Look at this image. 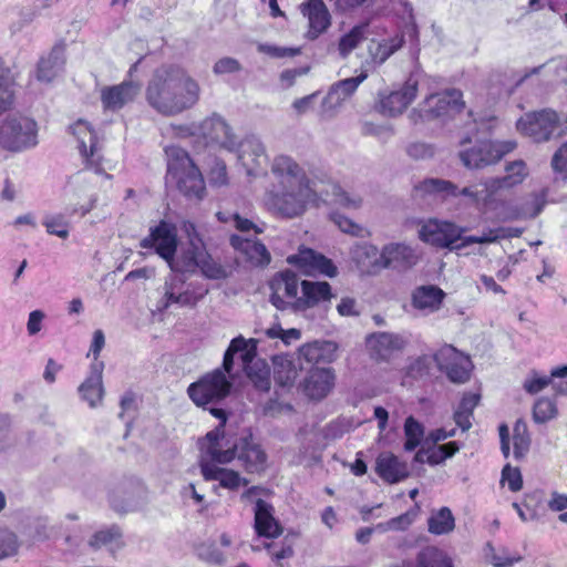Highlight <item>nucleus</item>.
I'll use <instances>...</instances> for the list:
<instances>
[{
	"label": "nucleus",
	"mask_w": 567,
	"mask_h": 567,
	"mask_svg": "<svg viewBox=\"0 0 567 567\" xmlns=\"http://www.w3.org/2000/svg\"><path fill=\"white\" fill-rule=\"evenodd\" d=\"M528 176L526 163L523 159H516L505 165V175L502 177H489V189H495L496 194L501 190L511 189L524 182Z\"/></svg>",
	"instance_id": "f704fd0d"
},
{
	"label": "nucleus",
	"mask_w": 567,
	"mask_h": 567,
	"mask_svg": "<svg viewBox=\"0 0 567 567\" xmlns=\"http://www.w3.org/2000/svg\"><path fill=\"white\" fill-rule=\"evenodd\" d=\"M336 203L349 209H357L361 206L362 199L358 195H351L340 187L334 188Z\"/></svg>",
	"instance_id": "0e129e2a"
},
{
	"label": "nucleus",
	"mask_w": 567,
	"mask_h": 567,
	"mask_svg": "<svg viewBox=\"0 0 567 567\" xmlns=\"http://www.w3.org/2000/svg\"><path fill=\"white\" fill-rule=\"evenodd\" d=\"M502 483H507L512 492H518L523 487V477L518 467L506 464L502 470Z\"/></svg>",
	"instance_id": "bf43d9fd"
},
{
	"label": "nucleus",
	"mask_w": 567,
	"mask_h": 567,
	"mask_svg": "<svg viewBox=\"0 0 567 567\" xmlns=\"http://www.w3.org/2000/svg\"><path fill=\"white\" fill-rule=\"evenodd\" d=\"M271 172L279 179V185L269 193L272 209L288 218L301 215L312 196L303 169L291 157L280 155L274 159Z\"/></svg>",
	"instance_id": "7ed1b4c3"
},
{
	"label": "nucleus",
	"mask_w": 567,
	"mask_h": 567,
	"mask_svg": "<svg viewBox=\"0 0 567 567\" xmlns=\"http://www.w3.org/2000/svg\"><path fill=\"white\" fill-rule=\"evenodd\" d=\"M566 120L556 111L545 109L525 114L517 122L518 131L536 143L560 137L565 131Z\"/></svg>",
	"instance_id": "9d476101"
},
{
	"label": "nucleus",
	"mask_w": 567,
	"mask_h": 567,
	"mask_svg": "<svg viewBox=\"0 0 567 567\" xmlns=\"http://www.w3.org/2000/svg\"><path fill=\"white\" fill-rule=\"evenodd\" d=\"M550 166L556 178L567 183V142L554 153Z\"/></svg>",
	"instance_id": "5fc2aeb1"
},
{
	"label": "nucleus",
	"mask_w": 567,
	"mask_h": 567,
	"mask_svg": "<svg viewBox=\"0 0 567 567\" xmlns=\"http://www.w3.org/2000/svg\"><path fill=\"white\" fill-rule=\"evenodd\" d=\"M231 247L251 266L265 267L271 260L270 252L258 239L241 235H231L229 238Z\"/></svg>",
	"instance_id": "4be33fe9"
},
{
	"label": "nucleus",
	"mask_w": 567,
	"mask_h": 567,
	"mask_svg": "<svg viewBox=\"0 0 567 567\" xmlns=\"http://www.w3.org/2000/svg\"><path fill=\"white\" fill-rule=\"evenodd\" d=\"M367 78L368 73L362 71L358 76L348 78L332 84L322 101V112L333 115Z\"/></svg>",
	"instance_id": "6ab92c4d"
},
{
	"label": "nucleus",
	"mask_w": 567,
	"mask_h": 567,
	"mask_svg": "<svg viewBox=\"0 0 567 567\" xmlns=\"http://www.w3.org/2000/svg\"><path fill=\"white\" fill-rule=\"evenodd\" d=\"M247 341L244 337L239 336L234 338L230 341L229 347L227 348L224 359H223V372L230 373L234 367V355L238 352H241V359L244 363L251 362L254 354L251 351L247 350Z\"/></svg>",
	"instance_id": "ea45409f"
},
{
	"label": "nucleus",
	"mask_w": 567,
	"mask_h": 567,
	"mask_svg": "<svg viewBox=\"0 0 567 567\" xmlns=\"http://www.w3.org/2000/svg\"><path fill=\"white\" fill-rule=\"evenodd\" d=\"M199 95L198 83L176 64L157 68L145 91L148 105L164 116H174L192 109Z\"/></svg>",
	"instance_id": "f257e3e1"
},
{
	"label": "nucleus",
	"mask_w": 567,
	"mask_h": 567,
	"mask_svg": "<svg viewBox=\"0 0 567 567\" xmlns=\"http://www.w3.org/2000/svg\"><path fill=\"white\" fill-rule=\"evenodd\" d=\"M353 258L362 271L368 274H377L382 270L379 264H382V251L371 244H362L357 246L353 251Z\"/></svg>",
	"instance_id": "58836bf2"
},
{
	"label": "nucleus",
	"mask_w": 567,
	"mask_h": 567,
	"mask_svg": "<svg viewBox=\"0 0 567 567\" xmlns=\"http://www.w3.org/2000/svg\"><path fill=\"white\" fill-rule=\"evenodd\" d=\"M274 378L275 381L281 386H290L293 384L298 377L296 364L286 358H276Z\"/></svg>",
	"instance_id": "c03bdc74"
},
{
	"label": "nucleus",
	"mask_w": 567,
	"mask_h": 567,
	"mask_svg": "<svg viewBox=\"0 0 567 567\" xmlns=\"http://www.w3.org/2000/svg\"><path fill=\"white\" fill-rule=\"evenodd\" d=\"M234 226L240 233L254 231L255 234H261L265 230L266 224L264 221L256 223L251 219L240 216L239 214L233 215Z\"/></svg>",
	"instance_id": "680f3d73"
},
{
	"label": "nucleus",
	"mask_w": 567,
	"mask_h": 567,
	"mask_svg": "<svg viewBox=\"0 0 567 567\" xmlns=\"http://www.w3.org/2000/svg\"><path fill=\"white\" fill-rule=\"evenodd\" d=\"M198 557L204 561L215 565H221L225 561L224 554L214 544L199 546Z\"/></svg>",
	"instance_id": "e2e57ef3"
},
{
	"label": "nucleus",
	"mask_w": 567,
	"mask_h": 567,
	"mask_svg": "<svg viewBox=\"0 0 567 567\" xmlns=\"http://www.w3.org/2000/svg\"><path fill=\"white\" fill-rule=\"evenodd\" d=\"M35 120L21 114L7 116L0 123V146L12 153H22L39 144Z\"/></svg>",
	"instance_id": "0eeeda50"
},
{
	"label": "nucleus",
	"mask_w": 567,
	"mask_h": 567,
	"mask_svg": "<svg viewBox=\"0 0 567 567\" xmlns=\"http://www.w3.org/2000/svg\"><path fill=\"white\" fill-rule=\"evenodd\" d=\"M556 413L555 403L547 398L538 399L533 408V419L536 423H545L555 417Z\"/></svg>",
	"instance_id": "864d4df0"
},
{
	"label": "nucleus",
	"mask_w": 567,
	"mask_h": 567,
	"mask_svg": "<svg viewBox=\"0 0 567 567\" xmlns=\"http://www.w3.org/2000/svg\"><path fill=\"white\" fill-rule=\"evenodd\" d=\"M145 497L142 496V492L137 497L128 496L123 502H120L116 497L111 499V505L114 511L118 513H128L141 509L145 505Z\"/></svg>",
	"instance_id": "13d9d810"
},
{
	"label": "nucleus",
	"mask_w": 567,
	"mask_h": 567,
	"mask_svg": "<svg viewBox=\"0 0 567 567\" xmlns=\"http://www.w3.org/2000/svg\"><path fill=\"white\" fill-rule=\"evenodd\" d=\"M14 102L13 82L3 75L0 76V115L10 110Z\"/></svg>",
	"instance_id": "4d7b16f0"
},
{
	"label": "nucleus",
	"mask_w": 567,
	"mask_h": 567,
	"mask_svg": "<svg viewBox=\"0 0 567 567\" xmlns=\"http://www.w3.org/2000/svg\"><path fill=\"white\" fill-rule=\"evenodd\" d=\"M72 134L79 141V151L86 166L101 173L102 155L99 148V140L90 123L79 120L71 126Z\"/></svg>",
	"instance_id": "a211bd4d"
},
{
	"label": "nucleus",
	"mask_w": 567,
	"mask_h": 567,
	"mask_svg": "<svg viewBox=\"0 0 567 567\" xmlns=\"http://www.w3.org/2000/svg\"><path fill=\"white\" fill-rule=\"evenodd\" d=\"M464 107L463 93L457 89H447L427 95L420 105V112L425 120H446L461 113Z\"/></svg>",
	"instance_id": "9b49d317"
},
{
	"label": "nucleus",
	"mask_w": 567,
	"mask_h": 567,
	"mask_svg": "<svg viewBox=\"0 0 567 567\" xmlns=\"http://www.w3.org/2000/svg\"><path fill=\"white\" fill-rule=\"evenodd\" d=\"M416 560L417 567H453L452 560L447 555L432 546L422 549Z\"/></svg>",
	"instance_id": "37998d69"
},
{
	"label": "nucleus",
	"mask_w": 567,
	"mask_h": 567,
	"mask_svg": "<svg viewBox=\"0 0 567 567\" xmlns=\"http://www.w3.org/2000/svg\"><path fill=\"white\" fill-rule=\"evenodd\" d=\"M204 134L224 148L233 151L237 147V141L226 121L217 114H213L202 124Z\"/></svg>",
	"instance_id": "2f4dec72"
},
{
	"label": "nucleus",
	"mask_w": 567,
	"mask_h": 567,
	"mask_svg": "<svg viewBox=\"0 0 567 567\" xmlns=\"http://www.w3.org/2000/svg\"><path fill=\"white\" fill-rule=\"evenodd\" d=\"M375 472L389 484H396L410 475L408 464L390 452L381 453L377 457Z\"/></svg>",
	"instance_id": "cd10ccee"
},
{
	"label": "nucleus",
	"mask_w": 567,
	"mask_h": 567,
	"mask_svg": "<svg viewBox=\"0 0 567 567\" xmlns=\"http://www.w3.org/2000/svg\"><path fill=\"white\" fill-rule=\"evenodd\" d=\"M249 363L245 364L248 378L258 390L268 391L270 389V371L267 364L262 361L251 365Z\"/></svg>",
	"instance_id": "49530a36"
},
{
	"label": "nucleus",
	"mask_w": 567,
	"mask_h": 567,
	"mask_svg": "<svg viewBox=\"0 0 567 567\" xmlns=\"http://www.w3.org/2000/svg\"><path fill=\"white\" fill-rule=\"evenodd\" d=\"M435 363L454 383H464L470 379L472 362L452 346L442 347L434 354Z\"/></svg>",
	"instance_id": "4468645a"
},
{
	"label": "nucleus",
	"mask_w": 567,
	"mask_h": 567,
	"mask_svg": "<svg viewBox=\"0 0 567 567\" xmlns=\"http://www.w3.org/2000/svg\"><path fill=\"white\" fill-rule=\"evenodd\" d=\"M464 229L451 221L430 219L419 230L420 238L432 246L454 249Z\"/></svg>",
	"instance_id": "dca6fc26"
},
{
	"label": "nucleus",
	"mask_w": 567,
	"mask_h": 567,
	"mask_svg": "<svg viewBox=\"0 0 567 567\" xmlns=\"http://www.w3.org/2000/svg\"><path fill=\"white\" fill-rule=\"evenodd\" d=\"M197 268H199L202 274L208 279L220 280L228 277L227 269L207 254L204 256Z\"/></svg>",
	"instance_id": "603ef678"
},
{
	"label": "nucleus",
	"mask_w": 567,
	"mask_h": 567,
	"mask_svg": "<svg viewBox=\"0 0 567 567\" xmlns=\"http://www.w3.org/2000/svg\"><path fill=\"white\" fill-rule=\"evenodd\" d=\"M303 16L308 18L309 30L307 37L315 40L330 25V13L322 0H308L301 4Z\"/></svg>",
	"instance_id": "c85d7f7f"
},
{
	"label": "nucleus",
	"mask_w": 567,
	"mask_h": 567,
	"mask_svg": "<svg viewBox=\"0 0 567 567\" xmlns=\"http://www.w3.org/2000/svg\"><path fill=\"white\" fill-rule=\"evenodd\" d=\"M238 158L247 168L248 175L257 176L267 164L265 146L256 136H248L239 144Z\"/></svg>",
	"instance_id": "393cba45"
},
{
	"label": "nucleus",
	"mask_w": 567,
	"mask_h": 567,
	"mask_svg": "<svg viewBox=\"0 0 567 567\" xmlns=\"http://www.w3.org/2000/svg\"><path fill=\"white\" fill-rule=\"evenodd\" d=\"M337 346L331 341H315L299 349L300 369H305L302 361L308 364L330 363L334 360Z\"/></svg>",
	"instance_id": "473e14b6"
},
{
	"label": "nucleus",
	"mask_w": 567,
	"mask_h": 567,
	"mask_svg": "<svg viewBox=\"0 0 567 567\" xmlns=\"http://www.w3.org/2000/svg\"><path fill=\"white\" fill-rule=\"evenodd\" d=\"M162 297L158 300V310H166L173 306L178 308H194L208 293V288L196 282H187L185 274L171 270L165 278Z\"/></svg>",
	"instance_id": "6e6552de"
},
{
	"label": "nucleus",
	"mask_w": 567,
	"mask_h": 567,
	"mask_svg": "<svg viewBox=\"0 0 567 567\" xmlns=\"http://www.w3.org/2000/svg\"><path fill=\"white\" fill-rule=\"evenodd\" d=\"M406 153L412 158L425 159L434 155V148L430 144L423 142H414L406 147Z\"/></svg>",
	"instance_id": "774afa93"
},
{
	"label": "nucleus",
	"mask_w": 567,
	"mask_h": 567,
	"mask_svg": "<svg viewBox=\"0 0 567 567\" xmlns=\"http://www.w3.org/2000/svg\"><path fill=\"white\" fill-rule=\"evenodd\" d=\"M287 262L308 276L319 274L333 278L338 275L337 267L329 258L310 248L299 249L287 258Z\"/></svg>",
	"instance_id": "f3484780"
},
{
	"label": "nucleus",
	"mask_w": 567,
	"mask_h": 567,
	"mask_svg": "<svg viewBox=\"0 0 567 567\" xmlns=\"http://www.w3.org/2000/svg\"><path fill=\"white\" fill-rule=\"evenodd\" d=\"M47 231L51 235H55L60 238L65 239L69 236L68 225L63 217H51L44 220Z\"/></svg>",
	"instance_id": "338daca9"
},
{
	"label": "nucleus",
	"mask_w": 567,
	"mask_h": 567,
	"mask_svg": "<svg viewBox=\"0 0 567 567\" xmlns=\"http://www.w3.org/2000/svg\"><path fill=\"white\" fill-rule=\"evenodd\" d=\"M446 293L437 286L424 285L416 287L411 297L412 306L427 313L437 311Z\"/></svg>",
	"instance_id": "72a5a7b5"
},
{
	"label": "nucleus",
	"mask_w": 567,
	"mask_h": 567,
	"mask_svg": "<svg viewBox=\"0 0 567 567\" xmlns=\"http://www.w3.org/2000/svg\"><path fill=\"white\" fill-rule=\"evenodd\" d=\"M429 532L434 535L449 534L455 527L454 516L449 507H442L429 518Z\"/></svg>",
	"instance_id": "79ce46f5"
},
{
	"label": "nucleus",
	"mask_w": 567,
	"mask_h": 567,
	"mask_svg": "<svg viewBox=\"0 0 567 567\" xmlns=\"http://www.w3.org/2000/svg\"><path fill=\"white\" fill-rule=\"evenodd\" d=\"M165 153L167 156L166 181L175 183L186 197L202 199L205 182L187 152L177 146H168Z\"/></svg>",
	"instance_id": "423d86ee"
},
{
	"label": "nucleus",
	"mask_w": 567,
	"mask_h": 567,
	"mask_svg": "<svg viewBox=\"0 0 567 567\" xmlns=\"http://www.w3.org/2000/svg\"><path fill=\"white\" fill-rule=\"evenodd\" d=\"M141 247L154 249L168 265L172 262V258L176 255L177 250L176 227L162 220L157 226L151 228L147 237L142 239Z\"/></svg>",
	"instance_id": "ddd939ff"
},
{
	"label": "nucleus",
	"mask_w": 567,
	"mask_h": 567,
	"mask_svg": "<svg viewBox=\"0 0 567 567\" xmlns=\"http://www.w3.org/2000/svg\"><path fill=\"white\" fill-rule=\"evenodd\" d=\"M301 295L296 299L295 310L305 311L309 308L329 302L333 297L331 286L327 281L301 280Z\"/></svg>",
	"instance_id": "b1692460"
},
{
	"label": "nucleus",
	"mask_w": 567,
	"mask_h": 567,
	"mask_svg": "<svg viewBox=\"0 0 567 567\" xmlns=\"http://www.w3.org/2000/svg\"><path fill=\"white\" fill-rule=\"evenodd\" d=\"M414 262L413 249L403 244H390L382 249V269L410 266Z\"/></svg>",
	"instance_id": "e433bc0d"
},
{
	"label": "nucleus",
	"mask_w": 567,
	"mask_h": 567,
	"mask_svg": "<svg viewBox=\"0 0 567 567\" xmlns=\"http://www.w3.org/2000/svg\"><path fill=\"white\" fill-rule=\"evenodd\" d=\"M199 444L202 453L216 463L227 464L237 460L249 474H260L267 468L268 455L248 430L230 443L224 435V427L217 426Z\"/></svg>",
	"instance_id": "f03ea898"
},
{
	"label": "nucleus",
	"mask_w": 567,
	"mask_h": 567,
	"mask_svg": "<svg viewBox=\"0 0 567 567\" xmlns=\"http://www.w3.org/2000/svg\"><path fill=\"white\" fill-rule=\"evenodd\" d=\"M87 545L94 551L107 547L110 554L114 557L125 546V543L121 528L117 525H112L95 532L89 539Z\"/></svg>",
	"instance_id": "c9c22d12"
},
{
	"label": "nucleus",
	"mask_w": 567,
	"mask_h": 567,
	"mask_svg": "<svg viewBox=\"0 0 567 567\" xmlns=\"http://www.w3.org/2000/svg\"><path fill=\"white\" fill-rule=\"evenodd\" d=\"M140 91V85L133 81H124L118 85L105 86L101 91L103 107L110 111H118L132 102Z\"/></svg>",
	"instance_id": "a878e982"
},
{
	"label": "nucleus",
	"mask_w": 567,
	"mask_h": 567,
	"mask_svg": "<svg viewBox=\"0 0 567 567\" xmlns=\"http://www.w3.org/2000/svg\"><path fill=\"white\" fill-rule=\"evenodd\" d=\"M64 62V49L54 47L47 58L40 60L37 79L42 82H51L63 70Z\"/></svg>",
	"instance_id": "4c0bfd02"
},
{
	"label": "nucleus",
	"mask_w": 567,
	"mask_h": 567,
	"mask_svg": "<svg viewBox=\"0 0 567 567\" xmlns=\"http://www.w3.org/2000/svg\"><path fill=\"white\" fill-rule=\"evenodd\" d=\"M408 340L396 333L377 332L368 337L367 344L371 357L380 361H389L406 346Z\"/></svg>",
	"instance_id": "aec40b11"
},
{
	"label": "nucleus",
	"mask_w": 567,
	"mask_h": 567,
	"mask_svg": "<svg viewBox=\"0 0 567 567\" xmlns=\"http://www.w3.org/2000/svg\"><path fill=\"white\" fill-rule=\"evenodd\" d=\"M367 28V24L355 25L349 33L341 37L339 41V52L343 58L365 39Z\"/></svg>",
	"instance_id": "de8ad7c7"
},
{
	"label": "nucleus",
	"mask_w": 567,
	"mask_h": 567,
	"mask_svg": "<svg viewBox=\"0 0 567 567\" xmlns=\"http://www.w3.org/2000/svg\"><path fill=\"white\" fill-rule=\"evenodd\" d=\"M336 373L331 368H311L302 386L307 396L312 400L326 398L333 389Z\"/></svg>",
	"instance_id": "5701e85b"
},
{
	"label": "nucleus",
	"mask_w": 567,
	"mask_h": 567,
	"mask_svg": "<svg viewBox=\"0 0 567 567\" xmlns=\"http://www.w3.org/2000/svg\"><path fill=\"white\" fill-rule=\"evenodd\" d=\"M205 255L206 251L202 238H193L192 243H188L187 247L182 249L177 258L175 256L172 258V262L168 264V267L173 271L183 274L193 272Z\"/></svg>",
	"instance_id": "c756f323"
},
{
	"label": "nucleus",
	"mask_w": 567,
	"mask_h": 567,
	"mask_svg": "<svg viewBox=\"0 0 567 567\" xmlns=\"http://www.w3.org/2000/svg\"><path fill=\"white\" fill-rule=\"evenodd\" d=\"M415 192L421 195H437L442 199H456L465 206L482 209L487 207L496 195L495 189H489V178L464 187H458L451 181L441 178H426L415 186Z\"/></svg>",
	"instance_id": "20e7f679"
},
{
	"label": "nucleus",
	"mask_w": 567,
	"mask_h": 567,
	"mask_svg": "<svg viewBox=\"0 0 567 567\" xmlns=\"http://www.w3.org/2000/svg\"><path fill=\"white\" fill-rule=\"evenodd\" d=\"M331 218L333 223L339 227V229L346 234H350L353 236H360L362 233V227L354 221H352L350 218L341 215V214H332Z\"/></svg>",
	"instance_id": "69168bd1"
},
{
	"label": "nucleus",
	"mask_w": 567,
	"mask_h": 567,
	"mask_svg": "<svg viewBox=\"0 0 567 567\" xmlns=\"http://www.w3.org/2000/svg\"><path fill=\"white\" fill-rule=\"evenodd\" d=\"M231 388V381L218 368L189 384L187 394L197 406L207 409L215 417L220 420L218 426L224 427L227 421L226 411L216 408V405L230 394Z\"/></svg>",
	"instance_id": "39448f33"
},
{
	"label": "nucleus",
	"mask_w": 567,
	"mask_h": 567,
	"mask_svg": "<svg viewBox=\"0 0 567 567\" xmlns=\"http://www.w3.org/2000/svg\"><path fill=\"white\" fill-rule=\"evenodd\" d=\"M460 144L464 148L458 152V158L468 169H480L496 164L506 154L513 152L517 147V143L512 140H482L468 147H465L466 144H471L470 138L466 137L462 140Z\"/></svg>",
	"instance_id": "1a4fd4ad"
},
{
	"label": "nucleus",
	"mask_w": 567,
	"mask_h": 567,
	"mask_svg": "<svg viewBox=\"0 0 567 567\" xmlns=\"http://www.w3.org/2000/svg\"><path fill=\"white\" fill-rule=\"evenodd\" d=\"M299 277L292 270L276 274L269 282L271 289L270 302L279 310L291 307L295 310L296 299H299Z\"/></svg>",
	"instance_id": "f8f14e48"
},
{
	"label": "nucleus",
	"mask_w": 567,
	"mask_h": 567,
	"mask_svg": "<svg viewBox=\"0 0 567 567\" xmlns=\"http://www.w3.org/2000/svg\"><path fill=\"white\" fill-rule=\"evenodd\" d=\"M274 506L262 498L256 499L254 508V527L259 536L266 538H276L281 535L282 527L274 516Z\"/></svg>",
	"instance_id": "bb28decb"
},
{
	"label": "nucleus",
	"mask_w": 567,
	"mask_h": 567,
	"mask_svg": "<svg viewBox=\"0 0 567 567\" xmlns=\"http://www.w3.org/2000/svg\"><path fill=\"white\" fill-rule=\"evenodd\" d=\"M217 464L218 463L202 453L199 465L202 475L206 481H218L221 487L229 491H237L240 486L248 485L249 481L241 477L238 472L219 467Z\"/></svg>",
	"instance_id": "412c9836"
},
{
	"label": "nucleus",
	"mask_w": 567,
	"mask_h": 567,
	"mask_svg": "<svg viewBox=\"0 0 567 567\" xmlns=\"http://www.w3.org/2000/svg\"><path fill=\"white\" fill-rule=\"evenodd\" d=\"M417 84L416 75L411 74L400 90L380 94L377 106L379 112L390 117L402 114L416 97Z\"/></svg>",
	"instance_id": "2eb2a0df"
},
{
	"label": "nucleus",
	"mask_w": 567,
	"mask_h": 567,
	"mask_svg": "<svg viewBox=\"0 0 567 567\" xmlns=\"http://www.w3.org/2000/svg\"><path fill=\"white\" fill-rule=\"evenodd\" d=\"M61 524H50L48 518H39L34 527V536L38 540L55 539L61 535Z\"/></svg>",
	"instance_id": "6e6d98bb"
},
{
	"label": "nucleus",
	"mask_w": 567,
	"mask_h": 567,
	"mask_svg": "<svg viewBox=\"0 0 567 567\" xmlns=\"http://www.w3.org/2000/svg\"><path fill=\"white\" fill-rule=\"evenodd\" d=\"M11 425V417L8 414H0V454L13 446Z\"/></svg>",
	"instance_id": "052dcab7"
},
{
	"label": "nucleus",
	"mask_w": 567,
	"mask_h": 567,
	"mask_svg": "<svg viewBox=\"0 0 567 567\" xmlns=\"http://www.w3.org/2000/svg\"><path fill=\"white\" fill-rule=\"evenodd\" d=\"M434 363V355H420L408 365L406 375L415 380L427 377Z\"/></svg>",
	"instance_id": "8fccbe9b"
},
{
	"label": "nucleus",
	"mask_w": 567,
	"mask_h": 567,
	"mask_svg": "<svg viewBox=\"0 0 567 567\" xmlns=\"http://www.w3.org/2000/svg\"><path fill=\"white\" fill-rule=\"evenodd\" d=\"M405 443L404 450L408 452L414 451L424 435L423 425L416 421L413 416H409L404 423Z\"/></svg>",
	"instance_id": "09e8293b"
},
{
	"label": "nucleus",
	"mask_w": 567,
	"mask_h": 567,
	"mask_svg": "<svg viewBox=\"0 0 567 567\" xmlns=\"http://www.w3.org/2000/svg\"><path fill=\"white\" fill-rule=\"evenodd\" d=\"M404 43L403 37H394L392 39L377 42L369 48L372 60L377 64L384 63L394 52H396Z\"/></svg>",
	"instance_id": "a19ab883"
},
{
	"label": "nucleus",
	"mask_w": 567,
	"mask_h": 567,
	"mask_svg": "<svg viewBox=\"0 0 567 567\" xmlns=\"http://www.w3.org/2000/svg\"><path fill=\"white\" fill-rule=\"evenodd\" d=\"M20 542L17 535L7 529H0V560L12 557L18 554Z\"/></svg>",
	"instance_id": "3c124183"
},
{
	"label": "nucleus",
	"mask_w": 567,
	"mask_h": 567,
	"mask_svg": "<svg viewBox=\"0 0 567 567\" xmlns=\"http://www.w3.org/2000/svg\"><path fill=\"white\" fill-rule=\"evenodd\" d=\"M103 369V362L92 363L90 368V374L79 386L81 399L87 402L90 408H95L102 402L104 394L102 382Z\"/></svg>",
	"instance_id": "7c9ffc66"
},
{
	"label": "nucleus",
	"mask_w": 567,
	"mask_h": 567,
	"mask_svg": "<svg viewBox=\"0 0 567 567\" xmlns=\"http://www.w3.org/2000/svg\"><path fill=\"white\" fill-rule=\"evenodd\" d=\"M513 444L515 458H524L530 447V436L527 424L523 420H517L514 425Z\"/></svg>",
	"instance_id": "a18cd8bd"
}]
</instances>
